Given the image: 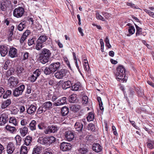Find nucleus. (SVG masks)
<instances>
[{"mask_svg":"<svg viewBox=\"0 0 154 154\" xmlns=\"http://www.w3.org/2000/svg\"><path fill=\"white\" fill-rule=\"evenodd\" d=\"M125 69L122 66H119L117 68V71L115 74L116 79L126 82L127 78L125 76Z\"/></svg>","mask_w":154,"mask_h":154,"instance_id":"1","label":"nucleus"},{"mask_svg":"<svg viewBox=\"0 0 154 154\" xmlns=\"http://www.w3.org/2000/svg\"><path fill=\"white\" fill-rule=\"evenodd\" d=\"M40 54L42 55L40 57L41 62L43 64H45L47 63L51 56L50 51L46 48H43L41 50Z\"/></svg>","mask_w":154,"mask_h":154,"instance_id":"2","label":"nucleus"},{"mask_svg":"<svg viewBox=\"0 0 154 154\" xmlns=\"http://www.w3.org/2000/svg\"><path fill=\"white\" fill-rule=\"evenodd\" d=\"M24 13V10L23 8L22 7H19L14 9L13 14L14 17L18 18L22 17Z\"/></svg>","mask_w":154,"mask_h":154,"instance_id":"3","label":"nucleus"},{"mask_svg":"<svg viewBox=\"0 0 154 154\" xmlns=\"http://www.w3.org/2000/svg\"><path fill=\"white\" fill-rule=\"evenodd\" d=\"M25 85H22L15 88L13 91V94L14 97H18L22 94L25 89Z\"/></svg>","mask_w":154,"mask_h":154,"instance_id":"4","label":"nucleus"},{"mask_svg":"<svg viewBox=\"0 0 154 154\" xmlns=\"http://www.w3.org/2000/svg\"><path fill=\"white\" fill-rule=\"evenodd\" d=\"M37 108L36 105H28L26 106L27 112L29 114H33L36 111Z\"/></svg>","mask_w":154,"mask_h":154,"instance_id":"5","label":"nucleus"},{"mask_svg":"<svg viewBox=\"0 0 154 154\" xmlns=\"http://www.w3.org/2000/svg\"><path fill=\"white\" fill-rule=\"evenodd\" d=\"M19 82V80L17 78L12 76L8 80V85L11 87L16 86Z\"/></svg>","mask_w":154,"mask_h":154,"instance_id":"6","label":"nucleus"},{"mask_svg":"<svg viewBox=\"0 0 154 154\" xmlns=\"http://www.w3.org/2000/svg\"><path fill=\"white\" fill-rule=\"evenodd\" d=\"M66 71L65 69H62L55 73V76L57 79H62L66 75Z\"/></svg>","mask_w":154,"mask_h":154,"instance_id":"7","label":"nucleus"},{"mask_svg":"<svg viewBox=\"0 0 154 154\" xmlns=\"http://www.w3.org/2000/svg\"><path fill=\"white\" fill-rule=\"evenodd\" d=\"M71 145L69 143L63 142L60 145V149L63 151L69 150L71 148Z\"/></svg>","mask_w":154,"mask_h":154,"instance_id":"8","label":"nucleus"},{"mask_svg":"<svg viewBox=\"0 0 154 154\" xmlns=\"http://www.w3.org/2000/svg\"><path fill=\"white\" fill-rule=\"evenodd\" d=\"M15 149L14 144L11 142L9 143L6 147V151L8 154L12 153Z\"/></svg>","mask_w":154,"mask_h":154,"instance_id":"9","label":"nucleus"},{"mask_svg":"<svg viewBox=\"0 0 154 154\" xmlns=\"http://www.w3.org/2000/svg\"><path fill=\"white\" fill-rule=\"evenodd\" d=\"M40 74V72L39 70L36 69L34 72L33 74L29 78V80L31 82H35Z\"/></svg>","mask_w":154,"mask_h":154,"instance_id":"10","label":"nucleus"},{"mask_svg":"<svg viewBox=\"0 0 154 154\" xmlns=\"http://www.w3.org/2000/svg\"><path fill=\"white\" fill-rule=\"evenodd\" d=\"M18 51L17 49L14 47H11L10 48L8 55L11 58L16 57H17Z\"/></svg>","mask_w":154,"mask_h":154,"instance_id":"11","label":"nucleus"},{"mask_svg":"<svg viewBox=\"0 0 154 154\" xmlns=\"http://www.w3.org/2000/svg\"><path fill=\"white\" fill-rule=\"evenodd\" d=\"M58 130V129L56 126L52 125L48 127V128L45 131V133L46 134L50 133H54L57 132Z\"/></svg>","mask_w":154,"mask_h":154,"instance_id":"12","label":"nucleus"},{"mask_svg":"<svg viewBox=\"0 0 154 154\" xmlns=\"http://www.w3.org/2000/svg\"><path fill=\"white\" fill-rule=\"evenodd\" d=\"M9 48L6 45L0 46V53L1 56L4 57L7 54Z\"/></svg>","mask_w":154,"mask_h":154,"instance_id":"13","label":"nucleus"},{"mask_svg":"<svg viewBox=\"0 0 154 154\" xmlns=\"http://www.w3.org/2000/svg\"><path fill=\"white\" fill-rule=\"evenodd\" d=\"M66 103V97H63L59 99L56 102L54 103L55 106H58L63 105Z\"/></svg>","mask_w":154,"mask_h":154,"instance_id":"14","label":"nucleus"},{"mask_svg":"<svg viewBox=\"0 0 154 154\" xmlns=\"http://www.w3.org/2000/svg\"><path fill=\"white\" fill-rule=\"evenodd\" d=\"M65 136L68 141H72L74 137V134L71 131H67L65 133Z\"/></svg>","mask_w":154,"mask_h":154,"instance_id":"15","label":"nucleus"},{"mask_svg":"<svg viewBox=\"0 0 154 154\" xmlns=\"http://www.w3.org/2000/svg\"><path fill=\"white\" fill-rule=\"evenodd\" d=\"M83 121H79L75 123V128L77 131L79 132L82 131L83 126Z\"/></svg>","mask_w":154,"mask_h":154,"instance_id":"16","label":"nucleus"},{"mask_svg":"<svg viewBox=\"0 0 154 154\" xmlns=\"http://www.w3.org/2000/svg\"><path fill=\"white\" fill-rule=\"evenodd\" d=\"M50 66V68L52 69L54 72L60 68V62H57L52 63Z\"/></svg>","mask_w":154,"mask_h":154,"instance_id":"17","label":"nucleus"},{"mask_svg":"<svg viewBox=\"0 0 154 154\" xmlns=\"http://www.w3.org/2000/svg\"><path fill=\"white\" fill-rule=\"evenodd\" d=\"M8 118V115L5 113L2 114L0 117V125H2L6 123Z\"/></svg>","mask_w":154,"mask_h":154,"instance_id":"18","label":"nucleus"},{"mask_svg":"<svg viewBox=\"0 0 154 154\" xmlns=\"http://www.w3.org/2000/svg\"><path fill=\"white\" fill-rule=\"evenodd\" d=\"M92 148L93 151L96 152H100L102 150V147L100 144L97 143L93 144Z\"/></svg>","mask_w":154,"mask_h":154,"instance_id":"19","label":"nucleus"},{"mask_svg":"<svg viewBox=\"0 0 154 154\" xmlns=\"http://www.w3.org/2000/svg\"><path fill=\"white\" fill-rule=\"evenodd\" d=\"M11 4L9 2H2L1 3L0 8L2 11H5L7 8H9Z\"/></svg>","mask_w":154,"mask_h":154,"instance_id":"20","label":"nucleus"},{"mask_svg":"<svg viewBox=\"0 0 154 154\" xmlns=\"http://www.w3.org/2000/svg\"><path fill=\"white\" fill-rule=\"evenodd\" d=\"M5 128L7 131L11 133L14 134L16 131L15 127L8 125L5 127Z\"/></svg>","mask_w":154,"mask_h":154,"instance_id":"21","label":"nucleus"},{"mask_svg":"<svg viewBox=\"0 0 154 154\" xmlns=\"http://www.w3.org/2000/svg\"><path fill=\"white\" fill-rule=\"evenodd\" d=\"M21 135L24 137L27 134L28 131V128L26 126L21 128L19 129Z\"/></svg>","mask_w":154,"mask_h":154,"instance_id":"22","label":"nucleus"},{"mask_svg":"<svg viewBox=\"0 0 154 154\" xmlns=\"http://www.w3.org/2000/svg\"><path fill=\"white\" fill-rule=\"evenodd\" d=\"M29 147H26L25 146H22L20 149V154H27L29 149Z\"/></svg>","mask_w":154,"mask_h":154,"instance_id":"23","label":"nucleus"},{"mask_svg":"<svg viewBox=\"0 0 154 154\" xmlns=\"http://www.w3.org/2000/svg\"><path fill=\"white\" fill-rule=\"evenodd\" d=\"M11 103L10 99H9L3 102L1 105V108L4 109L8 106Z\"/></svg>","mask_w":154,"mask_h":154,"instance_id":"24","label":"nucleus"},{"mask_svg":"<svg viewBox=\"0 0 154 154\" xmlns=\"http://www.w3.org/2000/svg\"><path fill=\"white\" fill-rule=\"evenodd\" d=\"M37 142L42 144H47V137H39L37 140Z\"/></svg>","mask_w":154,"mask_h":154,"instance_id":"25","label":"nucleus"},{"mask_svg":"<svg viewBox=\"0 0 154 154\" xmlns=\"http://www.w3.org/2000/svg\"><path fill=\"white\" fill-rule=\"evenodd\" d=\"M71 90L74 91H78L81 89V87L79 83H77L72 85Z\"/></svg>","mask_w":154,"mask_h":154,"instance_id":"26","label":"nucleus"},{"mask_svg":"<svg viewBox=\"0 0 154 154\" xmlns=\"http://www.w3.org/2000/svg\"><path fill=\"white\" fill-rule=\"evenodd\" d=\"M26 23L25 21L21 22L17 26V29L20 31H22L26 27Z\"/></svg>","mask_w":154,"mask_h":154,"instance_id":"27","label":"nucleus"},{"mask_svg":"<svg viewBox=\"0 0 154 154\" xmlns=\"http://www.w3.org/2000/svg\"><path fill=\"white\" fill-rule=\"evenodd\" d=\"M48 38V36L46 35H42L38 38L37 41L44 44L43 43L47 40Z\"/></svg>","mask_w":154,"mask_h":154,"instance_id":"28","label":"nucleus"},{"mask_svg":"<svg viewBox=\"0 0 154 154\" xmlns=\"http://www.w3.org/2000/svg\"><path fill=\"white\" fill-rule=\"evenodd\" d=\"M80 108V106L78 104H73L70 106V109L74 112H78Z\"/></svg>","mask_w":154,"mask_h":154,"instance_id":"29","label":"nucleus"},{"mask_svg":"<svg viewBox=\"0 0 154 154\" xmlns=\"http://www.w3.org/2000/svg\"><path fill=\"white\" fill-rule=\"evenodd\" d=\"M83 63L85 70L88 72L90 70V67L88 60L86 59H84L83 60Z\"/></svg>","mask_w":154,"mask_h":154,"instance_id":"30","label":"nucleus"},{"mask_svg":"<svg viewBox=\"0 0 154 154\" xmlns=\"http://www.w3.org/2000/svg\"><path fill=\"white\" fill-rule=\"evenodd\" d=\"M43 106L46 110L48 109H50L52 108V104L50 101H47L43 103Z\"/></svg>","mask_w":154,"mask_h":154,"instance_id":"31","label":"nucleus"},{"mask_svg":"<svg viewBox=\"0 0 154 154\" xmlns=\"http://www.w3.org/2000/svg\"><path fill=\"white\" fill-rule=\"evenodd\" d=\"M72 84L70 81H67L64 82L62 85V88L64 89H66L70 87Z\"/></svg>","mask_w":154,"mask_h":154,"instance_id":"32","label":"nucleus"},{"mask_svg":"<svg viewBox=\"0 0 154 154\" xmlns=\"http://www.w3.org/2000/svg\"><path fill=\"white\" fill-rule=\"evenodd\" d=\"M42 148L39 146H35L34 148L32 154H39L42 150Z\"/></svg>","mask_w":154,"mask_h":154,"instance_id":"33","label":"nucleus"},{"mask_svg":"<svg viewBox=\"0 0 154 154\" xmlns=\"http://www.w3.org/2000/svg\"><path fill=\"white\" fill-rule=\"evenodd\" d=\"M32 141V137H31L28 136L25 138L24 140V144L27 146L30 145Z\"/></svg>","mask_w":154,"mask_h":154,"instance_id":"34","label":"nucleus"},{"mask_svg":"<svg viewBox=\"0 0 154 154\" xmlns=\"http://www.w3.org/2000/svg\"><path fill=\"white\" fill-rule=\"evenodd\" d=\"M36 122L34 120H32L30 123L29 127L32 131L35 130L36 129Z\"/></svg>","mask_w":154,"mask_h":154,"instance_id":"35","label":"nucleus"},{"mask_svg":"<svg viewBox=\"0 0 154 154\" xmlns=\"http://www.w3.org/2000/svg\"><path fill=\"white\" fill-rule=\"evenodd\" d=\"M69 100L70 103H74L77 102L76 95L72 94L69 97Z\"/></svg>","mask_w":154,"mask_h":154,"instance_id":"36","label":"nucleus"},{"mask_svg":"<svg viewBox=\"0 0 154 154\" xmlns=\"http://www.w3.org/2000/svg\"><path fill=\"white\" fill-rule=\"evenodd\" d=\"M47 144L50 145L54 143L56 140V138L53 136L47 137Z\"/></svg>","mask_w":154,"mask_h":154,"instance_id":"37","label":"nucleus"},{"mask_svg":"<svg viewBox=\"0 0 154 154\" xmlns=\"http://www.w3.org/2000/svg\"><path fill=\"white\" fill-rule=\"evenodd\" d=\"M69 112V108L66 106L63 107L61 110V113L63 116L66 115Z\"/></svg>","mask_w":154,"mask_h":154,"instance_id":"38","label":"nucleus"},{"mask_svg":"<svg viewBox=\"0 0 154 154\" xmlns=\"http://www.w3.org/2000/svg\"><path fill=\"white\" fill-rule=\"evenodd\" d=\"M44 47V44L37 41L35 46V49L38 51H40Z\"/></svg>","mask_w":154,"mask_h":154,"instance_id":"39","label":"nucleus"},{"mask_svg":"<svg viewBox=\"0 0 154 154\" xmlns=\"http://www.w3.org/2000/svg\"><path fill=\"white\" fill-rule=\"evenodd\" d=\"M44 73L46 75H49L51 73H54L52 69L50 68V66L48 67H46L44 70Z\"/></svg>","mask_w":154,"mask_h":154,"instance_id":"40","label":"nucleus"},{"mask_svg":"<svg viewBox=\"0 0 154 154\" xmlns=\"http://www.w3.org/2000/svg\"><path fill=\"white\" fill-rule=\"evenodd\" d=\"M14 29V26H12L9 29V40L11 41L12 39V36L13 34V31Z\"/></svg>","mask_w":154,"mask_h":154,"instance_id":"41","label":"nucleus"},{"mask_svg":"<svg viewBox=\"0 0 154 154\" xmlns=\"http://www.w3.org/2000/svg\"><path fill=\"white\" fill-rule=\"evenodd\" d=\"M135 29L134 26L129 27L128 32L129 33L127 35V36H130L132 35L135 33Z\"/></svg>","mask_w":154,"mask_h":154,"instance_id":"42","label":"nucleus"},{"mask_svg":"<svg viewBox=\"0 0 154 154\" xmlns=\"http://www.w3.org/2000/svg\"><path fill=\"white\" fill-rule=\"evenodd\" d=\"M88 149L84 147L80 148L78 150V153L79 154H85L88 152Z\"/></svg>","mask_w":154,"mask_h":154,"instance_id":"43","label":"nucleus"},{"mask_svg":"<svg viewBox=\"0 0 154 154\" xmlns=\"http://www.w3.org/2000/svg\"><path fill=\"white\" fill-rule=\"evenodd\" d=\"M135 25L136 29V36H139L142 33V29L141 28L139 27L137 25L135 24Z\"/></svg>","mask_w":154,"mask_h":154,"instance_id":"44","label":"nucleus"},{"mask_svg":"<svg viewBox=\"0 0 154 154\" xmlns=\"http://www.w3.org/2000/svg\"><path fill=\"white\" fill-rule=\"evenodd\" d=\"M46 111L45 108L44 107L43 104L42 106L39 107L37 109V112L38 114H40Z\"/></svg>","mask_w":154,"mask_h":154,"instance_id":"45","label":"nucleus"},{"mask_svg":"<svg viewBox=\"0 0 154 154\" xmlns=\"http://www.w3.org/2000/svg\"><path fill=\"white\" fill-rule=\"evenodd\" d=\"M147 147L150 149L154 148V141L149 140L147 142Z\"/></svg>","mask_w":154,"mask_h":154,"instance_id":"46","label":"nucleus"},{"mask_svg":"<svg viewBox=\"0 0 154 154\" xmlns=\"http://www.w3.org/2000/svg\"><path fill=\"white\" fill-rule=\"evenodd\" d=\"M9 122L12 123L15 126H17V125L16 119L14 117H11L10 118Z\"/></svg>","mask_w":154,"mask_h":154,"instance_id":"47","label":"nucleus"},{"mask_svg":"<svg viewBox=\"0 0 154 154\" xmlns=\"http://www.w3.org/2000/svg\"><path fill=\"white\" fill-rule=\"evenodd\" d=\"M94 118V115L93 113L90 112L87 117V119L88 121H91L93 120Z\"/></svg>","mask_w":154,"mask_h":154,"instance_id":"48","label":"nucleus"},{"mask_svg":"<svg viewBox=\"0 0 154 154\" xmlns=\"http://www.w3.org/2000/svg\"><path fill=\"white\" fill-rule=\"evenodd\" d=\"M38 127L39 129L42 130L45 128L46 125L44 122H41L38 125Z\"/></svg>","mask_w":154,"mask_h":154,"instance_id":"49","label":"nucleus"},{"mask_svg":"<svg viewBox=\"0 0 154 154\" xmlns=\"http://www.w3.org/2000/svg\"><path fill=\"white\" fill-rule=\"evenodd\" d=\"M23 68L20 66H19L17 67L16 71L18 74H20L23 72Z\"/></svg>","mask_w":154,"mask_h":154,"instance_id":"50","label":"nucleus"},{"mask_svg":"<svg viewBox=\"0 0 154 154\" xmlns=\"http://www.w3.org/2000/svg\"><path fill=\"white\" fill-rule=\"evenodd\" d=\"M88 129L92 131H95V126L92 124L90 123L88 125Z\"/></svg>","mask_w":154,"mask_h":154,"instance_id":"51","label":"nucleus"},{"mask_svg":"<svg viewBox=\"0 0 154 154\" xmlns=\"http://www.w3.org/2000/svg\"><path fill=\"white\" fill-rule=\"evenodd\" d=\"M82 102L83 104L86 105L88 102V97L86 96H84L82 97Z\"/></svg>","mask_w":154,"mask_h":154,"instance_id":"52","label":"nucleus"},{"mask_svg":"<svg viewBox=\"0 0 154 154\" xmlns=\"http://www.w3.org/2000/svg\"><path fill=\"white\" fill-rule=\"evenodd\" d=\"M29 122L27 119H23L20 122V124L21 125L25 126Z\"/></svg>","mask_w":154,"mask_h":154,"instance_id":"53","label":"nucleus"},{"mask_svg":"<svg viewBox=\"0 0 154 154\" xmlns=\"http://www.w3.org/2000/svg\"><path fill=\"white\" fill-rule=\"evenodd\" d=\"M104 41L106 43V46L108 48H111V46L109 43V39L108 37L107 36L106 37Z\"/></svg>","mask_w":154,"mask_h":154,"instance_id":"54","label":"nucleus"},{"mask_svg":"<svg viewBox=\"0 0 154 154\" xmlns=\"http://www.w3.org/2000/svg\"><path fill=\"white\" fill-rule=\"evenodd\" d=\"M144 11L148 14L150 16L154 18V13L151 11L150 10L146 9H144Z\"/></svg>","mask_w":154,"mask_h":154,"instance_id":"55","label":"nucleus"},{"mask_svg":"<svg viewBox=\"0 0 154 154\" xmlns=\"http://www.w3.org/2000/svg\"><path fill=\"white\" fill-rule=\"evenodd\" d=\"M96 17L97 19L101 20L103 21H105V19L98 13H97L96 14Z\"/></svg>","mask_w":154,"mask_h":154,"instance_id":"56","label":"nucleus"},{"mask_svg":"<svg viewBox=\"0 0 154 154\" xmlns=\"http://www.w3.org/2000/svg\"><path fill=\"white\" fill-rule=\"evenodd\" d=\"M18 111L19 110L17 108L14 107L12 109L11 112V113L13 114L16 115L17 114Z\"/></svg>","mask_w":154,"mask_h":154,"instance_id":"57","label":"nucleus"},{"mask_svg":"<svg viewBox=\"0 0 154 154\" xmlns=\"http://www.w3.org/2000/svg\"><path fill=\"white\" fill-rule=\"evenodd\" d=\"M10 62L9 60H7L5 63L4 66V69L6 70L9 66H10Z\"/></svg>","mask_w":154,"mask_h":154,"instance_id":"58","label":"nucleus"},{"mask_svg":"<svg viewBox=\"0 0 154 154\" xmlns=\"http://www.w3.org/2000/svg\"><path fill=\"white\" fill-rule=\"evenodd\" d=\"M35 39L32 38V39H30L28 40V44L29 45H31L34 44Z\"/></svg>","mask_w":154,"mask_h":154,"instance_id":"59","label":"nucleus"},{"mask_svg":"<svg viewBox=\"0 0 154 154\" xmlns=\"http://www.w3.org/2000/svg\"><path fill=\"white\" fill-rule=\"evenodd\" d=\"M126 5L127 6H130L132 8H136V7L135 6V5L132 3L127 2L126 3Z\"/></svg>","mask_w":154,"mask_h":154,"instance_id":"60","label":"nucleus"},{"mask_svg":"<svg viewBox=\"0 0 154 154\" xmlns=\"http://www.w3.org/2000/svg\"><path fill=\"white\" fill-rule=\"evenodd\" d=\"M27 37L26 35H23L21 37L20 39V42L21 43H23L24 42V40L26 39Z\"/></svg>","mask_w":154,"mask_h":154,"instance_id":"61","label":"nucleus"},{"mask_svg":"<svg viewBox=\"0 0 154 154\" xmlns=\"http://www.w3.org/2000/svg\"><path fill=\"white\" fill-rule=\"evenodd\" d=\"M15 138L17 143L19 145V143L21 140V137L17 135L15 137Z\"/></svg>","mask_w":154,"mask_h":154,"instance_id":"62","label":"nucleus"},{"mask_svg":"<svg viewBox=\"0 0 154 154\" xmlns=\"http://www.w3.org/2000/svg\"><path fill=\"white\" fill-rule=\"evenodd\" d=\"M20 113H23L25 110V107L24 106H21L19 108Z\"/></svg>","mask_w":154,"mask_h":154,"instance_id":"63","label":"nucleus"},{"mask_svg":"<svg viewBox=\"0 0 154 154\" xmlns=\"http://www.w3.org/2000/svg\"><path fill=\"white\" fill-rule=\"evenodd\" d=\"M29 53L28 52H25L23 55V60H25L27 59L29 57Z\"/></svg>","mask_w":154,"mask_h":154,"instance_id":"64","label":"nucleus"}]
</instances>
